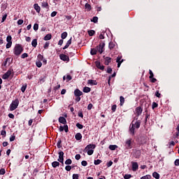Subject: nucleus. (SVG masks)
I'll use <instances>...</instances> for the list:
<instances>
[{
    "label": "nucleus",
    "mask_w": 179,
    "mask_h": 179,
    "mask_svg": "<svg viewBox=\"0 0 179 179\" xmlns=\"http://www.w3.org/2000/svg\"><path fill=\"white\" fill-rule=\"evenodd\" d=\"M104 47H106V42L101 41L99 45L96 46V48L91 49V55H96V54H97V51L99 54H103V52H104Z\"/></svg>",
    "instance_id": "1"
},
{
    "label": "nucleus",
    "mask_w": 179,
    "mask_h": 179,
    "mask_svg": "<svg viewBox=\"0 0 179 179\" xmlns=\"http://www.w3.org/2000/svg\"><path fill=\"white\" fill-rule=\"evenodd\" d=\"M23 52V46L21 44H16L13 48V54L16 57H19Z\"/></svg>",
    "instance_id": "2"
},
{
    "label": "nucleus",
    "mask_w": 179,
    "mask_h": 179,
    "mask_svg": "<svg viewBox=\"0 0 179 179\" xmlns=\"http://www.w3.org/2000/svg\"><path fill=\"white\" fill-rule=\"evenodd\" d=\"M19 106V99H16L15 100L13 101L10 105V111H15L16 108Z\"/></svg>",
    "instance_id": "3"
},
{
    "label": "nucleus",
    "mask_w": 179,
    "mask_h": 179,
    "mask_svg": "<svg viewBox=\"0 0 179 179\" xmlns=\"http://www.w3.org/2000/svg\"><path fill=\"white\" fill-rule=\"evenodd\" d=\"M133 145L134 144L132 143V138H129L126 140L124 143V148H126V149L127 150L132 149V148H134Z\"/></svg>",
    "instance_id": "4"
},
{
    "label": "nucleus",
    "mask_w": 179,
    "mask_h": 179,
    "mask_svg": "<svg viewBox=\"0 0 179 179\" xmlns=\"http://www.w3.org/2000/svg\"><path fill=\"white\" fill-rule=\"evenodd\" d=\"M129 132L131 136L135 135V124H134V121L130 124Z\"/></svg>",
    "instance_id": "5"
},
{
    "label": "nucleus",
    "mask_w": 179,
    "mask_h": 179,
    "mask_svg": "<svg viewBox=\"0 0 179 179\" xmlns=\"http://www.w3.org/2000/svg\"><path fill=\"white\" fill-rule=\"evenodd\" d=\"M6 41L7 44L6 45V48H10V47H12V36L8 35L6 37Z\"/></svg>",
    "instance_id": "6"
},
{
    "label": "nucleus",
    "mask_w": 179,
    "mask_h": 179,
    "mask_svg": "<svg viewBox=\"0 0 179 179\" xmlns=\"http://www.w3.org/2000/svg\"><path fill=\"white\" fill-rule=\"evenodd\" d=\"M12 72H13V69L8 70L7 72L3 75L2 79H4V80L9 79V76L12 75Z\"/></svg>",
    "instance_id": "7"
},
{
    "label": "nucleus",
    "mask_w": 179,
    "mask_h": 179,
    "mask_svg": "<svg viewBox=\"0 0 179 179\" xmlns=\"http://www.w3.org/2000/svg\"><path fill=\"white\" fill-rule=\"evenodd\" d=\"M59 132H69V127H68V124H64V126H60L59 128Z\"/></svg>",
    "instance_id": "8"
},
{
    "label": "nucleus",
    "mask_w": 179,
    "mask_h": 179,
    "mask_svg": "<svg viewBox=\"0 0 179 179\" xmlns=\"http://www.w3.org/2000/svg\"><path fill=\"white\" fill-rule=\"evenodd\" d=\"M59 158L57 159V162H59V163H62V164H64V151H60L58 153Z\"/></svg>",
    "instance_id": "9"
},
{
    "label": "nucleus",
    "mask_w": 179,
    "mask_h": 179,
    "mask_svg": "<svg viewBox=\"0 0 179 179\" xmlns=\"http://www.w3.org/2000/svg\"><path fill=\"white\" fill-rule=\"evenodd\" d=\"M116 62L117 64V68L121 66V64L124 62V59H122V56H118L116 59Z\"/></svg>",
    "instance_id": "10"
},
{
    "label": "nucleus",
    "mask_w": 179,
    "mask_h": 179,
    "mask_svg": "<svg viewBox=\"0 0 179 179\" xmlns=\"http://www.w3.org/2000/svg\"><path fill=\"white\" fill-rule=\"evenodd\" d=\"M59 58L62 59V61H66L67 62H69V56L66 55L61 54L59 55Z\"/></svg>",
    "instance_id": "11"
},
{
    "label": "nucleus",
    "mask_w": 179,
    "mask_h": 179,
    "mask_svg": "<svg viewBox=\"0 0 179 179\" xmlns=\"http://www.w3.org/2000/svg\"><path fill=\"white\" fill-rule=\"evenodd\" d=\"M109 50H115L117 48V43L115 42H110L108 44Z\"/></svg>",
    "instance_id": "12"
},
{
    "label": "nucleus",
    "mask_w": 179,
    "mask_h": 179,
    "mask_svg": "<svg viewBox=\"0 0 179 179\" xmlns=\"http://www.w3.org/2000/svg\"><path fill=\"white\" fill-rule=\"evenodd\" d=\"M95 65L96 68H98V69H100L101 71H104V66L101 65V63H100V62H95Z\"/></svg>",
    "instance_id": "13"
},
{
    "label": "nucleus",
    "mask_w": 179,
    "mask_h": 179,
    "mask_svg": "<svg viewBox=\"0 0 179 179\" xmlns=\"http://www.w3.org/2000/svg\"><path fill=\"white\" fill-rule=\"evenodd\" d=\"M96 148V145L94 144H90L87 145L85 148V152H87V150H90V149H94Z\"/></svg>",
    "instance_id": "14"
},
{
    "label": "nucleus",
    "mask_w": 179,
    "mask_h": 179,
    "mask_svg": "<svg viewBox=\"0 0 179 179\" xmlns=\"http://www.w3.org/2000/svg\"><path fill=\"white\" fill-rule=\"evenodd\" d=\"M83 92H82V91H80L79 89H76L74 90V96H83Z\"/></svg>",
    "instance_id": "15"
},
{
    "label": "nucleus",
    "mask_w": 179,
    "mask_h": 179,
    "mask_svg": "<svg viewBox=\"0 0 179 179\" xmlns=\"http://www.w3.org/2000/svg\"><path fill=\"white\" fill-rule=\"evenodd\" d=\"M141 155H142V152H141V150H137L134 152V157L136 159H139L141 157Z\"/></svg>",
    "instance_id": "16"
},
{
    "label": "nucleus",
    "mask_w": 179,
    "mask_h": 179,
    "mask_svg": "<svg viewBox=\"0 0 179 179\" xmlns=\"http://www.w3.org/2000/svg\"><path fill=\"white\" fill-rule=\"evenodd\" d=\"M142 111H143V110L142 109V108L141 106H138L136 108V114H137V117H139V115H141V114H142Z\"/></svg>",
    "instance_id": "17"
},
{
    "label": "nucleus",
    "mask_w": 179,
    "mask_h": 179,
    "mask_svg": "<svg viewBox=\"0 0 179 179\" xmlns=\"http://www.w3.org/2000/svg\"><path fill=\"white\" fill-rule=\"evenodd\" d=\"M132 164V170L133 171H136L139 168V165H138V162H131Z\"/></svg>",
    "instance_id": "18"
},
{
    "label": "nucleus",
    "mask_w": 179,
    "mask_h": 179,
    "mask_svg": "<svg viewBox=\"0 0 179 179\" xmlns=\"http://www.w3.org/2000/svg\"><path fill=\"white\" fill-rule=\"evenodd\" d=\"M88 85H91V86H97V81L96 80H88Z\"/></svg>",
    "instance_id": "19"
},
{
    "label": "nucleus",
    "mask_w": 179,
    "mask_h": 179,
    "mask_svg": "<svg viewBox=\"0 0 179 179\" xmlns=\"http://www.w3.org/2000/svg\"><path fill=\"white\" fill-rule=\"evenodd\" d=\"M34 8L37 13H40L41 10V7H40V6H38V3L34 4Z\"/></svg>",
    "instance_id": "20"
},
{
    "label": "nucleus",
    "mask_w": 179,
    "mask_h": 179,
    "mask_svg": "<svg viewBox=\"0 0 179 179\" xmlns=\"http://www.w3.org/2000/svg\"><path fill=\"white\" fill-rule=\"evenodd\" d=\"M59 122H60V124H64V125L66 124V119H65V117L61 116L59 117Z\"/></svg>",
    "instance_id": "21"
},
{
    "label": "nucleus",
    "mask_w": 179,
    "mask_h": 179,
    "mask_svg": "<svg viewBox=\"0 0 179 179\" xmlns=\"http://www.w3.org/2000/svg\"><path fill=\"white\" fill-rule=\"evenodd\" d=\"M105 62L104 64L105 65H110V63L111 62V57H104Z\"/></svg>",
    "instance_id": "22"
},
{
    "label": "nucleus",
    "mask_w": 179,
    "mask_h": 179,
    "mask_svg": "<svg viewBox=\"0 0 179 179\" xmlns=\"http://www.w3.org/2000/svg\"><path fill=\"white\" fill-rule=\"evenodd\" d=\"M42 8H45V9H50V5H48V2L43 1L41 3Z\"/></svg>",
    "instance_id": "23"
},
{
    "label": "nucleus",
    "mask_w": 179,
    "mask_h": 179,
    "mask_svg": "<svg viewBox=\"0 0 179 179\" xmlns=\"http://www.w3.org/2000/svg\"><path fill=\"white\" fill-rule=\"evenodd\" d=\"M71 44H72V37L67 41L66 45L63 48V50H66Z\"/></svg>",
    "instance_id": "24"
},
{
    "label": "nucleus",
    "mask_w": 179,
    "mask_h": 179,
    "mask_svg": "<svg viewBox=\"0 0 179 179\" xmlns=\"http://www.w3.org/2000/svg\"><path fill=\"white\" fill-rule=\"evenodd\" d=\"M52 167H53V169H57V167H59V162L55 161L52 162Z\"/></svg>",
    "instance_id": "25"
},
{
    "label": "nucleus",
    "mask_w": 179,
    "mask_h": 179,
    "mask_svg": "<svg viewBox=\"0 0 179 179\" xmlns=\"http://www.w3.org/2000/svg\"><path fill=\"white\" fill-rule=\"evenodd\" d=\"M52 38V35L51 34H48L44 38L43 40L45 41H48V40H51Z\"/></svg>",
    "instance_id": "26"
},
{
    "label": "nucleus",
    "mask_w": 179,
    "mask_h": 179,
    "mask_svg": "<svg viewBox=\"0 0 179 179\" xmlns=\"http://www.w3.org/2000/svg\"><path fill=\"white\" fill-rule=\"evenodd\" d=\"M10 57H7L6 60L3 62L2 66H5L6 68L8 65V62H10Z\"/></svg>",
    "instance_id": "27"
},
{
    "label": "nucleus",
    "mask_w": 179,
    "mask_h": 179,
    "mask_svg": "<svg viewBox=\"0 0 179 179\" xmlns=\"http://www.w3.org/2000/svg\"><path fill=\"white\" fill-rule=\"evenodd\" d=\"M134 124L136 129H139L141 128V120H137Z\"/></svg>",
    "instance_id": "28"
},
{
    "label": "nucleus",
    "mask_w": 179,
    "mask_h": 179,
    "mask_svg": "<svg viewBox=\"0 0 179 179\" xmlns=\"http://www.w3.org/2000/svg\"><path fill=\"white\" fill-rule=\"evenodd\" d=\"M91 90H92V89H91L90 87H85L83 88V92L84 93H90Z\"/></svg>",
    "instance_id": "29"
},
{
    "label": "nucleus",
    "mask_w": 179,
    "mask_h": 179,
    "mask_svg": "<svg viewBox=\"0 0 179 179\" xmlns=\"http://www.w3.org/2000/svg\"><path fill=\"white\" fill-rule=\"evenodd\" d=\"M85 8L87 12H90V10H92V6H90V4H89L88 3H85Z\"/></svg>",
    "instance_id": "30"
},
{
    "label": "nucleus",
    "mask_w": 179,
    "mask_h": 179,
    "mask_svg": "<svg viewBox=\"0 0 179 179\" xmlns=\"http://www.w3.org/2000/svg\"><path fill=\"white\" fill-rule=\"evenodd\" d=\"M75 138L76 139V141H80V139H82V134L80 133H77L75 135Z\"/></svg>",
    "instance_id": "31"
},
{
    "label": "nucleus",
    "mask_w": 179,
    "mask_h": 179,
    "mask_svg": "<svg viewBox=\"0 0 179 179\" xmlns=\"http://www.w3.org/2000/svg\"><path fill=\"white\" fill-rule=\"evenodd\" d=\"M120 106H124V103H125V98H124V96H120Z\"/></svg>",
    "instance_id": "32"
},
{
    "label": "nucleus",
    "mask_w": 179,
    "mask_h": 179,
    "mask_svg": "<svg viewBox=\"0 0 179 179\" xmlns=\"http://www.w3.org/2000/svg\"><path fill=\"white\" fill-rule=\"evenodd\" d=\"M66 37H68V32L66 31L63 32L61 35V38H62V40H65Z\"/></svg>",
    "instance_id": "33"
},
{
    "label": "nucleus",
    "mask_w": 179,
    "mask_h": 179,
    "mask_svg": "<svg viewBox=\"0 0 179 179\" xmlns=\"http://www.w3.org/2000/svg\"><path fill=\"white\" fill-rule=\"evenodd\" d=\"M31 45L32 47H34V48H36V47H37V38H35L31 42Z\"/></svg>",
    "instance_id": "34"
},
{
    "label": "nucleus",
    "mask_w": 179,
    "mask_h": 179,
    "mask_svg": "<svg viewBox=\"0 0 179 179\" xmlns=\"http://www.w3.org/2000/svg\"><path fill=\"white\" fill-rule=\"evenodd\" d=\"M87 33H88L89 36L90 37H92V36H94V34H96V31L94 30H89V31H87Z\"/></svg>",
    "instance_id": "35"
},
{
    "label": "nucleus",
    "mask_w": 179,
    "mask_h": 179,
    "mask_svg": "<svg viewBox=\"0 0 179 179\" xmlns=\"http://www.w3.org/2000/svg\"><path fill=\"white\" fill-rule=\"evenodd\" d=\"M118 146L117 145H109V149L110 150H115Z\"/></svg>",
    "instance_id": "36"
},
{
    "label": "nucleus",
    "mask_w": 179,
    "mask_h": 179,
    "mask_svg": "<svg viewBox=\"0 0 179 179\" xmlns=\"http://www.w3.org/2000/svg\"><path fill=\"white\" fill-rule=\"evenodd\" d=\"M152 177H154V178L159 179L160 178V175L157 173V172H154L152 173Z\"/></svg>",
    "instance_id": "37"
},
{
    "label": "nucleus",
    "mask_w": 179,
    "mask_h": 179,
    "mask_svg": "<svg viewBox=\"0 0 179 179\" xmlns=\"http://www.w3.org/2000/svg\"><path fill=\"white\" fill-rule=\"evenodd\" d=\"M36 65L38 68H41V66H43V63H41L40 60H37L36 62Z\"/></svg>",
    "instance_id": "38"
},
{
    "label": "nucleus",
    "mask_w": 179,
    "mask_h": 179,
    "mask_svg": "<svg viewBox=\"0 0 179 179\" xmlns=\"http://www.w3.org/2000/svg\"><path fill=\"white\" fill-rule=\"evenodd\" d=\"M91 22H93V23H97V22H99V17L96 16L93 17Z\"/></svg>",
    "instance_id": "39"
},
{
    "label": "nucleus",
    "mask_w": 179,
    "mask_h": 179,
    "mask_svg": "<svg viewBox=\"0 0 179 179\" xmlns=\"http://www.w3.org/2000/svg\"><path fill=\"white\" fill-rule=\"evenodd\" d=\"M61 143H62V141L59 140L57 143V147L58 149H61V148H62V145H61Z\"/></svg>",
    "instance_id": "40"
},
{
    "label": "nucleus",
    "mask_w": 179,
    "mask_h": 179,
    "mask_svg": "<svg viewBox=\"0 0 179 179\" xmlns=\"http://www.w3.org/2000/svg\"><path fill=\"white\" fill-rule=\"evenodd\" d=\"M159 107V104L156 102H153L152 105V110H155V108H157Z\"/></svg>",
    "instance_id": "41"
},
{
    "label": "nucleus",
    "mask_w": 179,
    "mask_h": 179,
    "mask_svg": "<svg viewBox=\"0 0 179 179\" xmlns=\"http://www.w3.org/2000/svg\"><path fill=\"white\" fill-rule=\"evenodd\" d=\"M101 162V159H96L94 161V164H95V166H99V164H100V163Z\"/></svg>",
    "instance_id": "42"
},
{
    "label": "nucleus",
    "mask_w": 179,
    "mask_h": 179,
    "mask_svg": "<svg viewBox=\"0 0 179 179\" xmlns=\"http://www.w3.org/2000/svg\"><path fill=\"white\" fill-rule=\"evenodd\" d=\"M38 58V61H43V59H44V56H43L41 54H38L37 56Z\"/></svg>",
    "instance_id": "43"
},
{
    "label": "nucleus",
    "mask_w": 179,
    "mask_h": 179,
    "mask_svg": "<svg viewBox=\"0 0 179 179\" xmlns=\"http://www.w3.org/2000/svg\"><path fill=\"white\" fill-rule=\"evenodd\" d=\"M26 89H27V85L25 84L24 85H23L21 87V92H22V93H24V92H26Z\"/></svg>",
    "instance_id": "44"
},
{
    "label": "nucleus",
    "mask_w": 179,
    "mask_h": 179,
    "mask_svg": "<svg viewBox=\"0 0 179 179\" xmlns=\"http://www.w3.org/2000/svg\"><path fill=\"white\" fill-rule=\"evenodd\" d=\"M65 164L69 166V164H72V159H68L65 161Z\"/></svg>",
    "instance_id": "45"
},
{
    "label": "nucleus",
    "mask_w": 179,
    "mask_h": 179,
    "mask_svg": "<svg viewBox=\"0 0 179 179\" xmlns=\"http://www.w3.org/2000/svg\"><path fill=\"white\" fill-rule=\"evenodd\" d=\"M76 127H77V128H78V129H83V124H82L80 123H77L76 124Z\"/></svg>",
    "instance_id": "46"
},
{
    "label": "nucleus",
    "mask_w": 179,
    "mask_h": 179,
    "mask_svg": "<svg viewBox=\"0 0 179 179\" xmlns=\"http://www.w3.org/2000/svg\"><path fill=\"white\" fill-rule=\"evenodd\" d=\"M151 178H152V176L150 175H146L141 178V179H151Z\"/></svg>",
    "instance_id": "47"
},
{
    "label": "nucleus",
    "mask_w": 179,
    "mask_h": 179,
    "mask_svg": "<svg viewBox=\"0 0 179 179\" xmlns=\"http://www.w3.org/2000/svg\"><path fill=\"white\" fill-rule=\"evenodd\" d=\"M124 179L132 178V175H131V174H125V175L124 176Z\"/></svg>",
    "instance_id": "48"
},
{
    "label": "nucleus",
    "mask_w": 179,
    "mask_h": 179,
    "mask_svg": "<svg viewBox=\"0 0 179 179\" xmlns=\"http://www.w3.org/2000/svg\"><path fill=\"white\" fill-rule=\"evenodd\" d=\"M141 139H143L141 141V143H146L147 141H148V138H146V136H143L141 137Z\"/></svg>",
    "instance_id": "49"
},
{
    "label": "nucleus",
    "mask_w": 179,
    "mask_h": 179,
    "mask_svg": "<svg viewBox=\"0 0 179 179\" xmlns=\"http://www.w3.org/2000/svg\"><path fill=\"white\" fill-rule=\"evenodd\" d=\"M149 73H150V76L149 78L152 79L154 78L155 75L153 74V71H152V70H149Z\"/></svg>",
    "instance_id": "50"
},
{
    "label": "nucleus",
    "mask_w": 179,
    "mask_h": 179,
    "mask_svg": "<svg viewBox=\"0 0 179 179\" xmlns=\"http://www.w3.org/2000/svg\"><path fill=\"white\" fill-rule=\"evenodd\" d=\"M65 170H66V171H71V170H72V166H69V165H67V166H66V167H65Z\"/></svg>",
    "instance_id": "51"
},
{
    "label": "nucleus",
    "mask_w": 179,
    "mask_h": 179,
    "mask_svg": "<svg viewBox=\"0 0 179 179\" xmlns=\"http://www.w3.org/2000/svg\"><path fill=\"white\" fill-rule=\"evenodd\" d=\"M111 110L113 111V113H115V110H117V105H113L111 107Z\"/></svg>",
    "instance_id": "52"
},
{
    "label": "nucleus",
    "mask_w": 179,
    "mask_h": 179,
    "mask_svg": "<svg viewBox=\"0 0 179 179\" xmlns=\"http://www.w3.org/2000/svg\"><path fill=\"white\" fill-rule=\"evenodd\" d=\"M99 38L100 40H104L105 37H104V31H102L101 33V34L99 35Z\"/></svg>",
    "instance_id": "53"
},
{
    "label": "nucleus",
    "mask_w": 179,
    "mask_h": 179,
    "mask_svg": "<svg viewBox=\"0 0 179 179\" xmlns=\"http://www.w3.org/2000/svg\"><path fill=\"white\" fill-rule=\"evenodd\" d=\"M34 30L35 31H37V30H38V24H37V23L34 24Z\"/></svg>",
    "instance_id": "54"
},
{
    "label": "nucleus",
    "mask_w": 179,
    "mask_h": 179,
    "mask_svg": "<svg viewBox=\"0 0 179 179\" xmlns=\"http://www.w3.org/2000/svg\"><path fill=\"white\" fill-rule=\"evenodd\" d=\"M155 96H156V97H158V99H160V97H162V94H160V92L159 91H157L155 92Z\"/></svg>",
    "instance_id": "55"
},
{
    "label": "nucleus",
    "mask_w": 179,
    "mask_h": 179,
    "mask_svg": "<svg viewBox=\"0 0 179 179\" xmlns=\"http://www.w3.org/2000/svg\"><path fill=\"white\" fill-rule=\"evenodd\" d=\"M6 173V171H5V169H0V176H3Z\"/></svg>",
    "instance_id": "56"
},
{
    "label": "nucleus",
    "mask_w": 179,
    "mask_h": 179,
    "mask_svg": "<svg viewBox=\"0 0 179 179\" xmlns=\"http://www.w3.org/2000/svg\"><path fill=\"white\" fill-rule=\"evenodd\" d=\"M107 73H113V69H111V67L108 66L107 68Z\"/></svg>",
    "instance_id": "57"
},
{
    "label": "nucleus",
    "mask_w": 179,
    "mask_h": 179,
    "mask_svg": "<svg viewBox=\"0 0 179 179\" xmlns=\"http://www.w3.org/2000/svg\"><path fill=\"white\" fill-rule=\"evenodd\" d=\"M94 150H87V155H89V156H92V155H93V153H94Z\"/></svg>",
    "instance_id": "58"
},
{
    "label": "nucleus",
    "mask_w": 179,
    "mask_h": 179,
    "mask_svg": "<svg viewBox=\"0 0 179 179\" xmlns=\"http://www.w3.org/2000/svg\"><path fill=\"white\" fill-rule=\"evenodd\" d=\"M69 80H72V76L71 75L66 76V82H69Z\"/></svg>",
    "instance_id": "59"
},
{
    "label": "nucleus",
    "mask_w": 179,
    "mask_h": 179,
    "mask_svg": "<svg viewBox=\"0 0 179 179\" xmlns=\"http://www.w3.org/2000/svg\"><path fill=\"white\" fill-rule=\"evenodd\" d=\"M27 57H29V55L27 53H23L21 55V58H22V59L27 58Z\"/></svg>",
    "instance_id": "60"
},
{
    "label": "nucleus",
    "mask_w": 179,
    "mask_h": 179,
    "mask_svg": "<svg viewBox=\"0 0 179 179\" xmlns=\"http://www.w3.org/2000/svg\"><path fill=\"white\" fill-rule=\"evenodd\" d=\"M1 135L2 136H6V131H5V130H2L1 131Z\"/></svg>",
    "instance_id": "61"
},
{
    "label": "nucleus",
    "mask_w": 179,
    "mask_h": 179,
    "mask_svg": "<svg viewBox=\"0 0 179 179\" xmlns=\"http://www.w3.org/2000/svg\"><path fill=\"white\" fill-rule=\"evenodd\" d=\"M73 179H79V174H73Z\"/></svg>",
    "instance_id": "62"
},
{
    "label": "nucleus",
    "mask_w": 179,
    "mask_h": 179,
    "mask_svg": "<svg viewBox=\"0 0 179 179\" xmlns=\"http://www.w3.org/2000/svg\"><path fill=\"white\" fill-rule=\"evenodd\" d=\"M81 164H82V166H83L84 167H86V166H87V162H86V161H83V162H81Z\"/></svg>",
    "instance_id": "63"
},
{
    "label": "nucleus",
    "mask_w": 179,
    "mask_h": 179,
    "mask_svg": "<svg viewBox=\"0 0 179 179\" xmlns=\"http://www.w3.org/2000/svg\"><path fill=\"white\" fill-rule=\"evenodd\" d=\"M174 163H175V166H179V159H176Z\"/></svg>",
    "instance_id": "64"
}]
</instances>
